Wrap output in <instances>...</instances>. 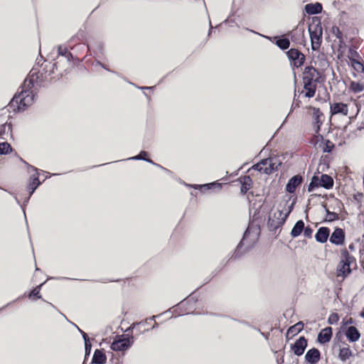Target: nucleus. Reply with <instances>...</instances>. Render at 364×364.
I'll list each match as a JSON object with an SVG mask.
<instances>
[{
  "mask_svg": "<svg viewBox=\"0 0 364 364\" xmlns=\"http://www.w3.org/2000/svg\"><path fill=\"white\" fill-rule=\"evenodd\" d=\"M304 96L307 97H312L314 96L316 89L317 82L303 80Z\"/></svg>",
  "mask_w": 364,
  "mask_h": 364,
  "instance_id": "15",
  "label": "nucleus"
},
{
  "mask_svg": "<svg viewBox=\"0 0 364 364\" xmlns=\"http://www.w3.org/2000/svg\"><path fill=\"white\" fill-rule=\"evenodd\" d=\"M132 328V327H129V328H127V329L126 330V332L129 331L131 330V328Z\"/></svg>",
  "mask_w": 364,
  "mask_h": 364,
  "instance_id": "52",
  "label": "nucleus"
},
{
  "mask_svg": "<svg viewBox=\"0 0 364 364\" xmlns=\"http://www.w3.org/2000/svg\"><path fill=\"white\" fill-rule=\"evenodd\" d=\"M107 361V357L102 350L97 349L95 350L92 363L105 364Z\"/></svg>",
  "mask_w": 364,
  "mask_h": 364,
  "instance_id": "22",
  "label": "nucleus"
},
{
  "mask_svg": "<svg viewBox=\"0 0 364 364\" xmlns=\"http://www.w3.org/2000/svg\"><path fill=\"white\" fill-rule=\"evenodd\" d=\"M305 11L309 14H317L321 12L322 6L319 3L308 4L305 6Z\"/></svg>",
  "mask_w": 364,
  "mask_h": 364,
  "instance_id": "24",
  "label": "nucleus"
},
{
  "mask_svg": "<svg viewBox=\"0 0 364 364\" xmlns=\"http://www.w3.org/2000/svg\"><path fill=\"white\" fill-rule=\"evenodd\" d=\"M288 57L294 61V65L300 67L303 65L305 57L304 55L299 52L297 49L291 48L287 52Z\"/></svg>",
  "mask_w": 364,
  "mask_h": 364,
  "instance_id": "10",
  "label": "nucleus"
},
{
  "mask_svg": "<svg viewBox=\"0 0 364 364\" xmlns=\"http://www.w3.org/2000/svg\"><path fill=\"white\" fill-rule=\"evenodd\" d=\"M321 115H322V114L320 112L319 109L313 108V117H314V122L316 124H318L320 122L319 117ZM318 128H319V126L317 125V129H318Z\"/></svg>",
  "mask_w": 364,
  "mask_h": 364,
  "instance_id": "34",
  "label": "nucleus"
},
{
  "mask_svg": "<svg viewBox=\"0 0 364 364\" xmlns=\"http://www.w3.org/2000/svg\"><path fill=\"white\" fill-rule=\"evenodd\" d=\"M351 66L358 73L364 72V66L360 61V59H357L355 60L350 62Z\"/></svg>",
  "mask_w": 364,
  "mask_h": 364,
  "instance_id": "28",
  "label": "nucleus"
},
{
  "mask_svg": "<svg viewBox=\"0 0 364 364\" xmlns=\"http://www.w3.org/2000/svg\"><path fill=\"white\" fill-rule=\"evenodd\" d=\"M10 151H11V146L9 143H0V154H6Z\"/></svg>",
  "mask_w": 364,
  "mask_h": 364,
  "instance_id": "31",
  "label": "nucleus"
},
{
  "mask_svg": "<svg viewBox=\"0 0 364 364\" xmlns=\"http://www.w3.org/2000/svg\"><path fill=\"white\" fill-rule=\"evenodd\" d=\"M320 177L314 176L309 186V191H312L315 187L321 186Z\"/></svg>",
  "mask_w": 364,
  "mask_h": 364,
  "instance_id": "33",
  "label": "nucleus"
},
{
  "mask_svg": "<svg viewBox=\"0 0 364 364\" xmlns=\"http://www.w3.org/2000/svg\"><path fill=\"white\" fill-rule=\"evenodd\" d=\"M156 316H153L151 317V319H155V318H156Z\"/></svg>",
  "mask_w": 364,
  "mask_h": 364,
  "instance_id": "54",
  "label": "nucleus"
},
{
  "mask_svg": "<svg viewBox=\"0 0 364 364\" xmlns=\"http://www.w3.org/2000/svg\"><path fill=\"white\" fill-rule=\"evenodd\" d=\"M259 235V228L257 225H250L244 233L243 237L238 245V248L244 247L248 250L257 241Z\"/></svg>",
  "mask_w": 364,
  "mask_h": 364,
  "instance_id": "3",
  "label": "nucleus"
},
{
  "mask_svg": "<svg viewBox=\"0 0 364 364\" xmlns=\"http://www.w3.org/2000/svg\"><path fill=\"white\" fill-rule=\"evenodd\" d=\"M190 187H192L195 189L200 190L202 193H206L208 191L214 190L215 191H219L221 189L223 183H218V182H213L210 183H205L203 185H188Z\"/></svg>",
  "mask_w": 364,
  "mask_h": 364,
  "instance_id": "9",
  "label": "nucleus"
},
{
  "mask_svg": "<svg viewBox=\"0 0 364 364\" xmlns=\"http://www.w3.org/2000/svg\"><path fill=\"white\" fill-rule=\"evenodd\" d=\"M331 112L333 114H341L347 115L348 110L346 104L338 102L331 105Z\"/></svg>",
  "mask_w": 364,
  "mask_h": 364,
  "instance_id": "18",
  "label": "nucleus"
},
{
  "mask_svg": "<svg viewBox=\"0 0 364 364\" xmlns=\"http://www.w3.org/2000/svg\"><path fill=\"white\" fill-rule=\"evenodd\" d=\"M145 161H147V162H149V163H150V164H154V165H155V166H158V167L161 168V169L164 170V171H166V172H169V171H168V169H166V168H164L163 166H161V165H159V164H157L154 163V162L151 159H147V158H146V160H145Z\"/></svg>",
  "mask_w": 364,
  "mask_h": 364,
  "instance_id": "42",
  "label": "nucleus"
},
{
  "mask_svg": "<svg viewBox=\"0 0 364 364\" xmlns=\"http://www.w3.org/2000/svg\"><path fill=\"white\" fill-rule=\"evenodd\" d=\"M158 326V323H155V324L153 326L152 328H156Z\"/></svg>",
  "mask_w": 364,
  "mask_h": 364,
  "instance_id": "50",
  "label": "nucleus"
},
{
  "mask_svg": "<svg viewBox=\"0 0 364 364\" xmlns=\"http://www.w3.org/2000/svg\"><path fill=\"white\" fill-rule=\"evenodd\" d=\"M152 87H142L141 89H151Z\"/></svg>",
  "mask_w": 364,
  "mask_h": 364,
  "instance_id": "49",
  "label": "nucleus"
},
{
  "mask_svg": "<svg viewBox=\"0 0 364 364\" xmlns=\"http://www.w3.org/2000/svg\"><path fill=\"white\" fill-rule=\"evenodd\" d=\"M353 261V257L350 256L348 252L343 254L338 267V276L343 277L348 276L351 272L350 264Z\"/></svg>",
  "mask_w": 364,
  "mask_h": 364,
  "instance_id": "8",
  "label": "nucleus"
},
{
  "mask_svg": "<svg viewBox=\"0 0 364 364\" xmlns=\"http://www.w3.org/2000/svg\"><path fill=\"white\" fill-rule=\"evenodd\" d=\"M147 152L141 151L139 155L129 158V160H146Z\"/></svg>",
  "mask_w": 364,
  "mask_h": 364,
  "instance_id": "35",
  "label": "nucleus"
},
{
  "mask_svg": "<svg viewBox=\"0 0 364 364\" xmlns=\"http://www.w3.org/2000/svg\"><path fill=\"white\" fill-rule=\"evenodd\" d=\"M278 165L279 163H277L276 159L268 158L254 165L250 170H257L260 173L269 174L272 171L277 169Z\"/></svg>",
  "mask_w": 364,
  "mask_h": 364,
  "instance_id": "5",
  "label": "nucleus"
},
{
  "mask_svg": "<svg viewBox=\"0 0 364 364\" xmlns=\"http://www.w3.org/2000/svg\"><path fill=\"white\" fill-rule=\"evenodd\" d=\"M80 332L82 334V337H83L85 343H90V340H89V338H88L87 335L85 332H83L82 331H80Z\"/></svg>",
  "mask_w": 364,
  "mask_h": 364,
  "instance_id": "44",
  "label": "nucleus"
},
{
  "mask_svg": "<svg viewBox=\"0 0 364 364\" xmlns=\"http://www.w3.org/2000/svg\"><path fill=\"white\" fill-rule=\"evenodd\" d=\"M338 320V316L336 314H333L331 315L328 318V321L331 324L337 322Z\"/></svg>",
  "mask_w": 364,
  "mask_h": 364,
  "instance_id": "38",
  "label": "nucleus"
},
{
  "mask_svg": "<svg viewBox=\"0 0 364 364\" xmlns=\"http://www.w3.org/2000/svg\"><path fill=\"white\" fill-rule=\"evenodd\" d=\"M42 286V284H41L40 286L36 287L35 289H33L31 292L29 294V296H36L38 299H40L41 298V296L40 295V289H41V287Z\"/></svg>",
  "mask_w": 364,
  "mask_h": 364,
  "instance_id": "36",
  "label": "nucleus"
},
{
  "mask_svg": "<svg viewBox=\"0 0 364 364\" xmlns=\"http://www.w3.org/2000/svg\"><path fill=\"white\" fill-rule=\"evenodd\" d=\"M329 233L330 231L328 228L324 227L320 228L315 235V238L316 241L319 242H326L329 237Z\"/></svg>",
  "mask_w": 364,
  "mask_h": 364,
  "instance_id": "20",
  "label": "nucleus"
},
{
  "mask_svg": "<svg viewBox=\"0 0 364 364\" xmlns=\"http://www.w3.org/2000/svg\"><path fill=\"white\" fill-rule=\"evenodd\" d=\"M127 335L117 336L112 345L111 348L114 351H124L133 344V336L127 337Z\"/></svg>",
  "mask_w": 364,
  "mask_h": 364,
  "instance_id": "6",
  "label": "nucleus"
},
{
  "mask_svg": "<svg viewBox=\"0 0 364 364\" xmlns=\"http://www.w3.org/2000/svg\"><path fill=\"white\" fill-rule=\"evenodd\" d=\"M304 229V223L302 220H299L296 222V223L292 228L291 232V235L293 237H296L301 233V232L303 231Z\"/></svg>",
  "mask_w": 364,
  "mask_h": 364,
  "instance_id": "27",
  "label": "nucleus"
},
{
  "mask_svg": "<svg viewBox=\"0 0 364 364\" xmlns=\"http://www.w3.org/2000/svg\"><path fill=\"white\" fill-rule=\"evenodd\" d=\"M332 336V329L330 327H327L323 329L318 336V341L321 343H325L328 342Z\"/></svg>",
  "mask_w": 364,
  "mask_h": 364,
  "instance_id": "21",
  "label": "nucleus"
},
{
  "mask_svg": "<svg viewBox=\"0 0 364 364\" xmlns=\"http://www.w3.org/2000/svg\"><path fill=\"white\" fill-rule=\"evenodd\" d=\"M99 65H100L102 68H105V67L104 66V65L101 64L100 63H98Z\"/></svg>",
  "mask_w": 364,
  "mask_h": 364,
  "instance_id": "53",
  "label": "nucleus"
},
{
  "mask_svg": "<svg viewBox=\"0 0 364 364\" xmlns=\"http://www.w3.org/2000/svg\"><path fill=\"white\" fill-rule=\"evenodd\" d=\"M28 171L30 173L33 172V173H32V175L31 176V178H30L28 186H27V188L29 191V196L27 198V199L24 201V203L28 202V200H29L31 196L34 193L36 189L41 185V182L38 178V173L37 168L33 166L28 165Z\"/></svg>",
  "mask_w": 364,
  "mask_h": 364,
  "instance_id": "7",
  "label": "nucleus"
},
{
  "mask_svg": "<svg viewBox=\"0 0 364 364\" xmlns=\"http://www.w3.org/2000/svg\"><path fill=\"white\" fill-rule=\"evenodd\" d=\"M32 84L31 80H26L24 81L23 87L21 92L15 95L11 101V105L16 107L18 112L24 111L28 106L31 105L33 102L34 95L30 90V85ZM16 109V108H14Z\"/></svg>",
  "mask_w": 364,
  "mask_h": 364,
  "instance_id": "1",
  "label": "nucleus"
},
{
  "mask_svg": "<svg viewBox=\"0 0 364 364\" xmlns=\"http://www.w3.org/2000/svg\"><path fill=\"white\" fill-rule=\"evenodd\" d=\"M68 53L67 51V48L62 46H60L58 47V53L61 55H65L66 53Z\"/></svg>",
  "mask_w": 364,
  "mask_h": 364,
  "instance_id": "40",
  "label": "nucleus"
},
{
  "mask_svg": "<svg viewBox=\"0 0 364 364\" xmlns=\"http://www.w3.org/2000/svg\"><path fill=\"white\" fill-rule=\"evenodd\" d=\"M304 327V324L302 322H298L295 325L291 326L287 332V338H291L294 336H296L297 333H299Z\"/></svg>",
  "mask_w": 364,
  "mask_h": 364,
  "instance_id": "25",
  "label": "nucleus"
},
{
  "mask_svg": "<svg viewBox=\"0 0 364 364\" xmlns=\"http://www.w3.org/2000/svg\"><path fill=\"white\" fill-rule=\"evenodd\" d=\"M304 231V235L306 237H310L311 236V234H312V230L311 228H309V227H306V228H304V229L303 230Z\"/></svg>",
  "mask_w": 364,
  "mask_h": 364,
  "instance_id": "37",
  "label": "nucleus"
},
{
  "mask_svg": "<svg viewBox=\"0 0 364 364\" xmlns=\"http://www.w3.org/2000/svg\"><path fill=\"white\" fill-rule=\"evenodd\" d=\"M276 44L281 48V49H287L289 47L290 42L289 39L287 38H281L277 41Z\"/></svg>",
  "mask_w": 364,
  "mask_h": 364,
  "instance_id": "32",
  "label": "nucleus"
},
{
  "mask_svg": "<svg viewBox=\"0 0 364 364\" xmlns=\"http://www.w3.org/2000/svg\"><path fill=\"white\" fill-rule=\"evenodd\" d=\"M85 357L88 356L91 352L92 345L90 343H85Z\"/></svg>",
  "mask_w": 364,
  "mask_h": 364,
  "instance_id": "39",
  "label": "nucleus"
},
{
  "mask_svg": "<svg viewBox=\"0 0 364 364\" xmlns=\"http://www.w3.org/2000/svg\"><path fill=\"white\" fill-rule=\"evenodd\" d=\"M210 30L209 31V33H208V36L210 35L211 33V30L213 29V26H211V23L210 22Z\"/></svg>",
  "mask_w": 364,
  "mask_h": 364,
  "instance_id": "47",
  "label": "nucleus"
},
{
  "mask_svg": "<svg viewBox=\"0 0 364 364\" xmlns=\"http://www.w3.org/2000/svg\"><path fill=\"white\" fill-rule=\"evenodd\" d=\"M345 334L350 342H356L360 337L358 330L355 326L348 327Z\"/></svg>",
  "mask_w": 364,
  "mask_h": 364,
  "instance_id": "17",
  "label": "nucleus"
},
{
  "mask_svg": "<svg viewBox=\"0 0 364 364\" xmlns=\"http://www.w3.org/2000/svg\"><path fill=\"white\" fill-rule=\"evenodd\" d=\"M15 200H16V202H17V203H18V204H19V203H20L19 200H18V198H17L16 197H15Z\"/></svg>",
  "mask_w": 364,
  "mask_h": 364,
  "instance_id": "51",
  "label": "nucleus"
},
{
  "mask_svg": "<svg viewBox=\"0 0 364 364\" xmlns=\"http://www.w3.org/2000/svg\"><path fill=\"white\" fill-rule=\"evenodd\" d=\"M319 181L321 182V186L327 189L331 188L333 185V181L332 178L326 174L321 175Z\"/></svg>",
  "mask_w": 364,
  "mask_h": 364,
  "instance_id": "26",
  "label": "nucleus"
},
{
  "mask_svg": "<svg viewBox=\"0 0 364 364\" xmlns=\"http://www.w3.org/2000/svg\"><path fill=\"white\" fill-rule=\"evenodd\" d=\"M338 52H339V53H338V58L342 57V56H343V53H342L341 51H340V50H339Z\"/></svg>",
  "mask_w": 364,
  "mask_h": 364,
  "instance_id": "48",
  "label": "nucleus"
},
{
  "mask_svg": "<svg viewBox=\"0 0 364 364\" xmlns=\"http://www.w3.org/2000/svg\"><path fill=\"white\" fill-rule=\"evenodd\" d=\"M344 240L345 234L341 228H336L330 237V242L336 245H342Z\"/></svg>",
  "mask_w": 364,
  "mask_h": 364,
  "instance_id": "13",
  "label": "nucleus"
},
{
  "mask_svg": "<svg viewBox=\"0 0 364 364\" xmlns=\"http://www.w3.org/2000/svg\"><path fill=\"white\" fill-rule=\"evenodd\" d=\"M305 358L308 363L315 364L320 359V352L316 348H311L306 353Z\"/></svg>",
  "mask_w": 364,
  "mask_h": 364,
  "instance_id": "16",
  "label": "nucleus"
},
{
  "mask_svg": "<svg viewBox=\"0 0 364 364\" xmlns=\"http://www.w3.org/2000/svg\"><path fill=\"white\" fill-rule=\"evenodd\" d=\"M307 346L306 340L304 337H300L292 346V350L296 355H301L304 353Z\"/></svg>",
  "mask_w": 364,
  "mask_h": 364,
  "instance_id": "14",
  "label": "nucleus"
},
{
  "mask_svg": "<svg viewBox=\"0 0 364 364\" xmlns=\"http://www.w3.org/2000/svg\"><path fill=\"white\" fill-rule=\"evenodd\" d=\"M353 355V351L350 349L349 346L345 345L343 347L340 348L339 353H338V358L341 361H343V362L346 361L350 357H352Z\"/></svg>",
  "mask_w": 364,
  "mask_h": 364,
  "instance_id": "19",
  "label": "nucleus"
},
{
  "mask_svg": "<svg viewBox=\"0 0 364 364\" xmlns=\"http://www.w3.org/2000/svg\"><path fill=\"white\" fill-rule=\"evenodd\" d=\"M301 177H299L298 176H295L292 177L287 184V186H286L287 191H288L289 193H294L296 188L301 183Z\"/></svg>",
  "mask_w": 364,
  "mask_h": 364,
  "instance_id": "23",
  "label": "nucleus"
},
{
  "mask_svg": "<svg viewBox=\"0 0 364 364\" xmlns=\"http://www.w3.org/2000/svg\"><path fill=\"white\" fill-rule=\"evenodd\" d=\"M321 77L319 72L313 67H306L303 73V80L318 82Z\"/></svg>",
  "mask_w": 364,
  "mask_h": 364,
  "instance_id": "11",
  "label": "nucleus"
},
{
  "mask_svg": "<svg viewBox=\"0 0 364 364\" xmlns=\"http://www.w3.org/2000/svg\"><path fill=\"white\" fill-rule=\"evenodd\" d=\"M350 88L355 93H359L363 91L364 86L360 82L353 81L350 82Z\"/></svg>",
  "mask_w": 364,
  "mask_h": 364,
  "instance_id": "29",
  "label": "nucleus"
},
{
  "mask_svg": "<svg viewBox=\"0 0 364 364\" xmlns=\"http://www.w3.org/2000/svg\"><path fill=\"white\" fill-rule=\"evenodd\" d=\"M309 32L310 34L311 48L316 50L319 48L321 43L323 30L321 23L318 21H314L309 26Z\"/></svg>",
  "mask_w": 364,
  "mask_h": 364,
  "instance_id": "4",
  "label": "nucleus"
},
{
  "mask_svg": "<svg viewBox=\"0 0 364 364\" xmlns=\"http://www.w3.org/2000/svg\"><path fill=\"white\" fill-rule=\"evenodd\" d=\"M293 203L289 204L288 201L281 203L277 209L270 213L267 223L270 230H275L283 225L288 215L291 212Z\"/></svg>",
  "mask_w": 364,
  "mask_h": 364,
  "instance_id": "2",
  "label": "nucleus"
},
{
  "mask_svg": "<svg viewBox=\"0 0 364 364\" xmlns=\"http://www.w3.org/2000/svg\"><path fill=\"white\" fill-rule=\"evenodd\" d=\"M235 183V186H240V192L242 194L246 193L252 186V181L249 176L240 177Z\"/></svg>",
  "mask_w": 364,
  "mask_h": 364,
  "instance_id": "12",
  "label": "nucleus"
},
{
  "mask_svg": "<svg viewBox=\"0 0 364 364\" xmlns=\"http://www.w3.org/2000/svg\"><path fill=\"white\" fill-rule=\"evenodd\" d=\"M353 323L352 318H350L348 321H347L346 322V324H349V323Z\"/></svg>",
  "mask_w": 364,
  "mask_h": 364,
  "instance_id": "45",
  "label": "nucleus"
},
{
  "mask_svg": "<svg viewBox=\"0 0 364 364\" xmlns=\"http://www.w3.org/2000/svg\"><path fill=\"white\" fill-rule=\"evenodd\" d=\"M348 58L350 60V61H353L357 59H361L359 53L353 48H350L348 51L347 55Z\"/></svg>",
  "mask_w": 364,
  "mask_h": 364,
  "instance_id": "30",
  "label": "nucleus"
},
{
  "mask_svg": "<svg viewBox=\"0 0 364 364\" xmlns=\"http://www.w3.org/2000/svg\"><path fill=\"white\" fill-rule=\"evenodd\" d=\"M360 316L364 318V308L362 309V311L360 312Z\"/></svg>",
  "mask_w": 364,
  "mask_h": 364,
  "instance_id": "46",
  "label": "nucleus"
},
{
  "mask_svg": "<svg viewBox=\"0 0 364 364\" xmlns=\"http://www.w3.org/2000/svg\"><path fill=\"white\" fill-rule=\"evenodd\" d=\"M333 33L338 38H341V32L339 31L338 28H332Z\"/></svg>",
  "mask_w": 364,
  "mask_h": 364,
  "instance_id": "41",
  "label": "nucleus"
},
{
  "mask_svg": "<svg viewBox=\"0 0 364 364\" xmlns=\"http://www.w3.org/2000/svg\"><path fill=\"white\" fill-rule=\"evenodd\" d=\"M328 213V220L331 221L337 218V215L335 213H331L327 210Z\"/></svg>",
  "mask_w": 364,
  "mask_h": 364,
  "instance_id": "43",
  "label": "nucleus"
}]
</instances>
